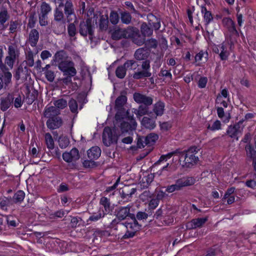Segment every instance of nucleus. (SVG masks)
<instances>
[{
    "label": "nucleus",
    "mask_w": 256,
    "mask_h": 256,
    "mask_svg": "<svg viewBox=\"0 0 256 256\" xmlns=\"http://www.w3.org/2000/svg\"><path fill=\"white\" fill-rule=\"evenodd\" d=\"M12 76L11 73L10 72H6L4 74V75L2 76V78L3 79L4 84L5 88L10 82Z\"/></svg>",
    "instance_id": "nucleus-48"
},
{
    "label": "nucleus",
    "mask_w": 256,
    "mask_h": 256,
    "mask_svg": "<svg viewBox=\"0 0 256 256\" xmlns=\"http://www.w3.org/2000/svg\"><path fill=\"white\" fill-rule=\"evenodd\" d=\"M120 134H118L115 129L112 130L110 127H106L102 133L104 144L108 146L112 144H116Z\"/></svg>",
    "instance_id": "nucleus-7"
},
{
    "label": "nucleus",
    "mask_w": 256,
    "mask_h": 256,
    "mask_svg": "<svg viewBox=\"0 0 256 256\" xmlns=\"http://www.w3.org/2000/svg\"><path fill=\"white\" fill-rule=\"evenodd\" d=\"M46 144L49 150H53L54 147V144L53 138L50 134L48 132L44 135Z\"/></svg>",
    "instance_id": "nucleus-35"
},
{
    "label": "nucleus",
    "mask_w": 256,
    "mask_h": 256,
    "mask_svg": "<svg viewBox=\"0 0 256 256\" xmlns=\"http://www.w3.org/2000/svg\"><path fill=\"white\" fill-rule=\"evenodd\" d=\"M167 162H164L163 164H156V163L158 162H156L153 165V167L155 168L156 166H161V167L160 168V170L158 172V173L159 175H161L162 174V172L167 171L168 172H172L176 170V167L174 165H172V164H170V163H166Z\"/></svg>",
    "instance_id": "nucleus-20"
},
{
    "label": "nucleus",
    "mask_w": 256,
    "mask_h": 256,
    "mask_svg": "<svg viewBox=\"0 0 256 256\" xmlns=\"http://www.w3.org/2000/svg\"><path fill=\"white\" fill-rule=\"evenodd\" d=\"M60 114V112L54 106H46L44 112V116L48 119L55 118Z\"/></svg>",
    "instance_id": "nucleus-19"
},
{
    "label": "nucleus",
    "mask_w": 256,
    "mask_h": 256,
    "mask_svg": "<svg viewBox=\"0 0 256 256\" xmlns=\"http://www.w3.org/2000/svg\"><path fill=\"white\" fill-rule=\"evenodd\" d=\"M25 197V193L21 190L17 191L12 197L14 203L22 202Z\"/></svg>",
    "instance_id": "nucleus-36"
},
{
    "label": "nucleus",
    "mask_w": 256,
    "mask_h": 256,
    "mask_svg": "<svg viewBox=\"0 0 256 256\" xmlns=\"http://www.w3.org/2000/svg\"><path fill=\"white\" fill-rule=\"evenodd\" d=\"M124 33L126 35L128 36H125V38H130L134 36L135 34H137L138 30L134 27L128 26L126 28L124 29Z\"/></svg>",
    "instance_id": "nucleus-38"
},
{
    "label": "nucleus",
    "mask_w": 256,
    "mask_h": 256,
    "mask_svg": "<svg viewBox=\"0 0 256 256\" xmlns=\"http://www.w3.org/2000/svg\"><path fill=\"white\" fill-rule=\"evenodd\" d=\"M158 136L154 133H151L146 136H144L145 140V144L148 146L153 145L158 139Z\"/></svg>",
    "instance_id": "nucleus-30"
},
{
    "label": "nucleus",
    "mask_w": 256,
    "mask_h": 256,
    "mask_svg": "<svg viewBox=\"0 0 256 256\" xmlns=\"http://www.w3.org/2000/svg\"><path fill=\"white\" fill-rule=\"evenodd\" d=\"M120 224L124 225L126 230V232L122 236L124 238H132L141 228V225L138 224L135 216L131 218V222H126Z\"/></svg>",
    "instance_id": "nucleus-6"
},
{
    "label": "nucleus",
    "mask_w": 256,
    "mask_h": 256,
    "mask_svg": "<svg viewBox=\"0 0 256 256\" xmlns=\"http://www.w3.org/2000/svg\"><path fill=\"white\" fill-rule=\"evenodd\" d=\"M54 106L60 110H63L67 107L68 102L66 100L62 98L54 100Z\"/></svg>",
    "instance_id": "nucleus-32"
},
{
    "label": "nucleus",
    "mask_w": 256,
    "mask_h": 256,
    "mask_svg": "<svg viewBox=\"0 0 256 256\" xmlns=\"http://www.w3.org/2000/svg\"><path fill=\"white\" fill-rule=\"evenodd\" d=\"M58 3V5L54 10V22H61L66 21L64 14L62 12V8L64 6V0H55Z\"/></svg>",
    "instance_id": "nucleus-12"
},
{
    "label": "nucleus",
    "mask_w": 256,
    "mask_h": 256,
    "mask_svg": "<svg viewBox=\"0 0 256 256\" xmlns=\"http://www.w3.org/2000/svg\"><path fill=\"white\" fill-rule=\"evenodd\" d=\"M120 17L117 12L112 11L110 14V20L113 24H116L119 22Z\"/></svg>",
    "instance_id": "nucleus-46"
},
{
    "label": "nucleus",
    "mask_w": 256,
    "mask_h": 256,
    "mask_svg": "<svg viewBox=\"0 0 256 256\" xmlns=\"http://www.w3.org/2000/svg\"><path fill=\"white\" fill-rule=\"evenodd\" d=\"M132 16L128 12H120V20L122 23L126 24H129L132 22Z\"/></svg>",
    "instance_id": "nucleus-34"
},
{
    "label": "nucleus",
    "mask_w": 256,
    "mask_h": 256,
    "mask_svg": "<svg viewBox=\"0 0 256 256\" xmlns=\"http://www.w3.org/2000/svg\"><path fill=\"white\" fill-rule=\"evenodd\" d=\"M159 202L156 198H152L148 204V206L150 209H155L158 205Z\"/></svg>",
    "instance_id": "nucleus-61"
},
{
    "label": "nucleus",
    "mask_w": 256,
    "mask_h": 256,
    "mask_svg": "<svg viewBox=\"0 0 256 256\" xmlns=\"http://www.w3.org/2000/svg\"><path fill=\"white\" fill-rule=\"evenodd\" d=\"M100 203L104 208V213L106 216L108 214L111 210L112 208H110V200L108 199L106 197H102L100 198Z\"/></svg>",
    "instance_id": "nucleus-29"
},
{
    "label": "nucleus",
    "mask_w": 256,
    "mask_h": 256,
    "mask_svg": "<svg viewBox=\"0 0 256 256\" xmlns=\"http://www.w3.org/2000/svg\"><path fill=\"white\" fill-rule=\"evenodd\" d=\"M141 32L144 38L147 36H149L152 34L153 30L150 28L146 23L142 24L141 26Z\"/></svg>",
    "instance_id": "nucleus-37"
},
{
    "label": "nucleus",
    "mask_w": 256,
    "mask_h": 256,
    "mask_svg": "<svg viewBox=\"0 0 256 256\" xmlns=\"http://www.w3.org/2000/svg\"><path fill=\"white\" fill-rule=\"evenodd\" d=\"M124 29H118L114 31L112 34V37L114 39L119 40L122 38H125L126 36L124 33Z\"/></svg>",
    "instance_id": "nucleus-43"
},
{
    "label": "nucleus",
    "mask_w": 256,
    "mask_h": 256,
    "mask_svg": "<svg viewBox=\"0 0 256 256\" xmlns=\"http://www.w3.org/2000/svg\"><path fill=\"white\" fill-rule=\"evenodd\" d=\"M79 32L82 36H86L88 34L90 36H92L94 30L90 18H88L86 21L80 22Z\"/></svg>",
    "instance_id": "nucleus-9"
},
{
    "label": "nucleus",
    "mask_w": 256,
    "mask_h": 256,
    "mask_svg": "<svg viewBox=\"0 0 256 256\" xmlns=\"http://www.w3.org/2000/svg\"><path fill=\"white\" fill-rule=\"evenodd\" d=\"M148 218V214L143 212H138L136 214V220H146Z\"/></svg>",
    "instance_id": "nucleus-60"
},
{
    "label": "nucleus",
    "mask_w": 256,
    "mask_h": 256,
    "mask_svg": "<svg viewBox=\"0 0 256 256\" xmlns=\"http://www.w3.org/2000/svg\"><path fill=\"white\" fill-rule=\"evenodd\" d=\"M151 193L148 190L144 191L141 194L140 196V198L142 202H145L148 200V199L151 197Z\"/></svg>",
    "instance_id": "nucleus-58"
},
{
    "label": "nucleus",
    "mask_w": 256,
    "mask_h": 256,
    "mask_svg": "<svg viewBox=\"0 0 256 256\" xmlns=\"http://www.w3.org/2000/svg\"><path fill=\"white\" fill-rule=\"evenodd\" d=\"M108 16L107 15H101L100 16L98 22V27L101 31H106L108 28Z\"/></svg>",
    "instance_id": "nucleus-24"
},
{
    "label": "nucleus",
    "mask_w": 256,
    "mask_h": 256,
    "mask_svg": "<svg viewBox=\"0 0 256 256\" xmlns=\"http://www.w3.org/2000/svg\"><path fill=\"white\" fill-rule=\"evenodd\" d=\"M127 101V98L126 96L121 95L118 96L115 102V108L118 110V112H121V114L125 115L126 112L124 108V106Z\"/></svg>",
    "instance_id": "nucleus-18"
},
{
    "label": "nucleus",
    "mask_w": 256,
    "mask_h": 256,
    "mask_svg": "<svg viewBox=\"0 0 256 256\" xmlns=\"http://www.w3.org/2000/svg\"><path fill=\"white\" fill-rule=\"evenodd\" d=\"M39 39V32L36 29H32L28 36V42L30 46L34 47L36 46Z\"/></svg>",
    "instance_id": "nucleus-22"
},
{
    "label": "nucleus",
    "mask_w": 256,
    "mask_h": 256,
    "mask_svg": "<svg viewBox=\"0 0 256 256\" xmlns=\"http://www.w3.org/2000/svg\"><path fill=\"white\" fill-rule=\"evenodd\" d=\"M134 100L138 104H143L146 106H151L153 102V98L151 96L140 92H134L133 94Z\"/></svg>",
    "instance_id": "nucleus-13"
},
{
    "label": "nucleus",
    "mask_w": 256,
    "mask_h": 256,
    "mask_svg": "<svg viewBox=\"0 0 256 256\" xmlns=\"http://www.w3.org/2000/svg\"><path fill=\"white\" fill-rule=\"evenodd\" d=\"M208 217L194 218L186 224V228L188 230L196 229L202 227L207 221Z\"/></svg>",
    "instance_id": "nucleus-16"
},
{
    "label": "nucleus",
    "mask_w": 256,
    "mask_h": 256,
    "mask_svg": "<svg viewBox=\"0 0 256 256\" xmlns=\"http://www.w3.org/2000/svg\"><path fill=\"white\" fill-rule=\"evenodd\" d=\"M101 154V150L98 146L91 148L88 150V156L90 160L98 158Z\"/></svg>",
    "instance_id": "nucleus-23"
},
{
    "label": "nucleus",
    "mask_w": 256,
    "mask_h": 256,
    "mask_svg": "<svg viewBox=\"0 0 256 256\" xmlns=\"http://www.w3.org/2000/svg\"><path fill=\"white\" fill-rule=\"evenodd\" d=\"M165 104L162 101L156 102L153 107V112L156 116H161L164 114Z\"/></svg>",
    "instance_id": "nucleus-28"
},
{
    "label": "nucleus",
    "mask_w": 256,
    "mask_h": 256,
    "mask_svg": "<svg viewBox=\"0 0 256 256\" xmlns=\"http://www.w3.org/2000/svg\"><path fill=\"white\" fill-rule=\"evenodd\" d=\"M208 56V54L207 52L201 50L198 54L196 55L195 60L196 62L200 61L202 60V58H204L206 60Z\"/></svg>",
    "instance_id": "nucleus-52"
},
{
    "label": "nucleus",
    "mask_w": 256,
    "mask_h": 256,
    "mask_svg": "<svg viewBox=\"0 0 256 256\" xmlns=\"http://www.w3.org/2000/svg\"><path fill=\"white\" fill-rule=\"evenodd\" d=\"M208 82V79L206 77H201L198 82V86L200 88H204L206 87Z\"/></svg>",
    "instance_id": "nucleus-62"
},
{
    "label": "nucleus",
    "mask_w": 256,
    "mask_h": 256,
    "mask_svg": "<svg viewBox=\"0 0 256 256\" xmlns=\"http://www.w3.org/2000/svg\"><path fill=\"white\" fill-rule=\"evenodd\" d=\"M133 38V42L138 46L142 45L146 42L145 38L139 34L138 31L135 34Z\"/></svg>",
    "instance_id": "nucleus-39"
},
{
    "label": "nucleus",
    "mask_w": 256,
    "mask_h": 256,
    "mask_svg": "<svg viewBox=\"0 0 256 256\" xmlns=\"http://www.w3.org/2000/svg\"><path fill=\"white\" fill-rule=\"evenodd\" d=\"M132 207V204H128L126 206H120L116 211V218L112 220V225L121 224L122 220L126 219L128 217L134 218V214L130 212V208Z\"/></svg>",
    "instance_id": "nucleus-5"
},
{
    "label": "nucleus",
    "mask_w": 256,
    "mask_h": 256,
    "mask_svg": "<svg viewBox=\"0 0 256 256\" xmlns=\"http://www.w3.org/2000/svg\"><path fill=\"white\" fill-rule=\"evenodd\" d=\"M63 124V120L61 117L58 116L50 118L48 119L46 124L47 127L50 130H56L60 128Z\"/></svg>",
    "instance_id": "nucleus-17"
},
{
    "label": "nucleus",
    "mask_w": 256,
    "mask_h": 256,
    "mask_svg": "<svg viewBox=\"0 0 256 256\" xmlns=\"http://www.w3.org/2000/svg\"><path fill=\"white\" fill-rule=\"evenodd\" d=\"M150 106L140 105L137 110L134 111L135 114L137 117H140L148 113Z\"/></svg>",
    "instance_id": "nucleus-31"
},
{
    "label": "nucleus",
    "mask_w": 256,
    "mask_h": 256,
    "mask_svg": "<svg viewBox=\"0 0 256 256\" xmlns=\"http://www.w3.org/2000/svg\"><path fill=\"white\" fill-rule=\"evenodd\" d=\"M159 76L165 77L166 78H168L170 80H172V74L170 73V71L164 70L162 68L160 71Z\"/></svg>",
    "instance_id": "nucleus-54"
},
{
    "label": "nucleus",
    "mask_w": 256,
    "mask_h": 256,
    "mask_svg": "<svg viewBox=\"0 0 256 256\" xmlns=\"http://www.w3.org/2000/svg\"><path fill=\"white\" fill-rule=\"evenodd\" d=\"M68 32L70 36L73 37L76 34V27L74 23H70L68 26Z\"/></svg>",
    "instance_id": "nucleus-50"
},
{
    "label": "nucleus",
    "mask_w": 256,
    "mask_h": 256,
    "mask_svg": "<svg viewBox=\"0 0 256 256\" xmlns=\"http://www.w3.org/2000/svg\"><path fill=\"white\" fill-rule=\"evenodd\" d=\"M198 150L199 149L196 146H191L184 150L177 149L166 154L162 155L156 164H163L172 156H176L183 167L190 168L196 164L198 161V156H196Z\"/></svg>",
    "instance_id": "nucleus-1"
},
{
    "label": "nucleus",
    "mask_w": 256,
    "mask_h": 256,
    "mask_svg": "<svg viewBox=\"0 0 256 256\" xmlns=\"http://www.w3.org/2000/svg\"><path fill=\"white\" fill-rule=\"evenodd\" d=\"M11 197L4 198L0 202V208L2 210L6 209V206L9 205Z\"/></svg>",
    "instance_id": "nucleus-56"
},
{
    "label": "nucleus",
    "mask_w": 256,
    "mask_h": 256,
    "mask_svg": "<svg viewBox=\"0 0 256 256\" xmlns=\"http://www.w3.org/2000/svg\"><path fill=\"white\" fill-rule=\"evenodd\" d=\"M10 106V100L6 98H2L0 102V108L2 111H6Z\"/></svg>",
    "instance_id": "nucleus-51"
},
{
    "label": "nucleus",
    "mask_w": 256,
    "mask_h": 256,
    "mask_svg": "<svg viewBox=\"0 0 256 256\" xmlns=\"http://www.w3.org/2000/svg\"><path fill=\"white\" fill-rule=\"evenodd\" d=\"M141 124L144 127L149 130L154 129L156 126L155 120L147 116H144L142 118Z\"/></svg>",
    "instance_id": "nucleus-25"
},
{
    "label": "nucleus",
    "mask_w": 256,
    "mask_h": 256,
    "mask_svg": "<svg viewBox=\"0 0 256 256\" xmlns=\"http://www.w3.org/2000/svg\"><path fill=\"white\" fill-rule=\"evenodd\" d=\"M223 24L226 27L228 30L238 36V30H236L234 22L230 18H224L222 20Z\"/></svg>",
    "instance_id": "nucleus-21"
},
{
    "label": "nucleus",
    "mask_w": 256,
    "mask_h": 256,
    "mask_svg": "<svg viewBox=\"0 0 256 256\" xmlns=\"http://www.w3.org/2000/svg\"><path fill=\"white\" fill-rule=\"evenodd\" d=\"M201 12L204 14L203 17L205 24H209L213 20V16L212 12L207 10L205 6H201Z\"/></svg>",
    "instance_id": "nucleus-27"
},
{
    "label": "nucleus",
    "mask_w": 256,
    "mask_h": 256,
    "mask_svg": "<svg viewBox=\"0 0 256 256\" xmlns=\"http://www.w3.org/2000/svg\"><path fill=\"white\" fill-rule=\"evenodd\" d=\"M9 18V16L6 10H3L0 12V24L2 25L4 24L8 20Z\"/></svg>",
    "instance_id": "nucleus-49"
},
{
    "label": "nucleus",
    "mask_w": 256,
    "mask_h": 256,
    "mask_svg": "<svg viewBox=\"0 0 256 256\" xmlns=\"http://www.w3.org/2000/svg\"><path fill=\"white\" fill-rule=\"evenodd\" d=\"M243 127L239 126L238 124H234L228 126L226 130V134L232 138L238 140L239 137L242 134Z\"/></svg>",
    "instance_id": "nucleus-10"
},
{
    "label": "nucleus",
    "mask_w": 256,
    "mask_h": 256,
    "mask_svg": "<svg viewBox=\"0 0 256 256\" xmlns=\"http://www.w3.org/2000/svg\"><path fill=\"white\" fill-rule=\"evenodd\" d=\"M105 216L104 210L100 208L97 213H94L88 220L87 222H96Z\"/></svg>",
    "instance_id": "nucleus-33"
},
{
    "label": "nucleus",
    "mask_w": 256,
    "mask_h": 256,
    "mask_svg": "<svg viewBox=\"0 0 256 256\" xmlns=\"http://www.w3.org/2000/svg\"><path fill=\"white\" fill-rule=\"evenodd\" d=\"M80 154L78 150L74 148L70 152H65L62 154L64 160L67 162H75L80 158Z\"/></svg>",
    "instance_id": "nucleus-15"
},
{
    "label": "nucleus",
    "mask_w": 256,
    "mask_h": 256,
    "mask_svg": "<svg viewBox=\"0 0 256 256\" xmlns=\"http://www.w3.org/2000/svg\"><path fill=\"white\" fill-rule=\"evenodd\" d=\"M68 106L72 112L78 113V103L75 100L70 99L68 102Z\"/></svg>",
    "instance_id": "nucleus-47"
},
{
    "label": "nucleus",
    "mask_w": 256,
    "mask_h": 256,
    "mask_svg": "<svg viewBox=\"0 0 256 256\" xmlns=\"http://www.w3.org/2000/svg\"><path fill=\"white\" fill-rule=\"evenodd\" d=\"M26 59L28 66H32L34 64V53L30 50L27 52Z\"/></svg>",
    "instance_id": "nucleus-45"
},
{
    "label": "nucleus",
    "mask_w": 256,
    "mask_h": 256,
    "mask_svg": "<svg viewBox=\"0 0 256 256\" xmlns=\"http://www.w3.org/2000/svg\"><path fill=\"white\" fill-rule=\"evenodd\" d=\"M146 45L150 48H156L158 46L157 40L154 38L148 40L146 42Z\"/></svg>",
    "instance_id": "nucleus-59"
},
{
    "label": "nucleus",
    "mask_w": 256,
    "mask_h": 256,
    "mask_svg": "<svg viewBox=\"0 0 256 256\" xmlns=\"http://www.w3.org/2000/svg\"><path fill=\"white\" fill-rule=\"evenodd\" d=\"M70 144L68 139L64 137L60 138L59 140V146L61 148H66Z\"/></svg>",
    "instance_id": "nucleus-57"
},
{
    "label": "nucleus",
    "mask_w": 256,
    "mask_h": 256,
    "mask_svg": "<svg viewBox=\"0 0 256 256\" xmlns=\"http://www.w3.org/2000/svg\"><path fill=\"white\" fill-rule=\"evenodd\" d=\"M58 69L63 72V75L74 76L76 74V70L74 68V64L70 60L60 62L58 64Z\"/></svg>",
    "instance_id": "nucleus-8"
},
{
    "label": "nucleus",
    "mask_w": 256,
    "mask_h": 256,
    "mask_svg": "<svg viewBox=\"0 0 256 256\" xmlns=\"http://www.w3.org/2000/svg\"><path fill=\"white\" fill-rule=\"evenodd\" d=\"M45 76L46 78L50 82H52L55 78V74L54 72L52 70H46Z\"/></svg>",
    "instance_id": "nucleus-55"
},
{
    "label": "nucleus",
    "mask_w": 256,
    "mask_h": 256,
    "mask_svg": "<svg viewBox=\"0 0 256 256\" xmlns=\"http://www.w3.org/2000/svg\"><path fill=\"white\" fill-rule=\"evenodd\" d=\"M36 22V18L34 16V14H31L28 18V27L32 28L35 26Z\"/></svg>",
    "instance_id": "nucleus-53"
},
{
    "label": "nucleus",
    "mask_w": 256,
    "mask_h": 256,
    "mask_svg": "<svg viewBox=\"0 0 256 256\" xmlns=\"http://www.w3.org/2000/svg\"><path fill=\"white\" fill-rule=\"evenodd\" d=\"M18 26V23L16 21H11L10 24L9 30L10 32L14 33L16 32Z\"/></svg>",
    "instance_id": "nucleus-63"
},
{
    "label": "nucleus",
    "mask_w": 256,
    "mask_h": 256,
    "mask_svg": "<svg viewBox=\"0 0 256 256\" xmlns=\"http://www.w3.org/2000/svg\"><path fill=\"white\" fill-rule=\"evenodd\" d=\"M136 63V61L134 60H128L126 61L123 64L125 68L126 69H132L133 66Z\"/></svg>",
    "instance_id": "nucleus-64"
},
{
    "label": "nucleus",
    "mask_w": 256,
    "mask_h": 256,
    "mask_svg": "<svg viewBox=\"0 0 256 256\" xmlns=\"http://www.w3.org/2000/svg\"><path fill=\"white\" fill-rule=\"evenodd\" d=\"M128 114V110L125 115L121 114V112H117L115 116L116 124L120 126L122 134L125 133L130 134L135 130L137 126V123L133 116H130Z\"/></svg>",
    "instance_id": "nucleus-3"
},
{
    "label": "nucleus",
    "mask_w": 256,
    "mask_h": 256,
    "mask_svg": "<svg viewBox=\"0 0 256 256\" xmlns=\"http://www.w3.org/2000/svg\"><path fill=\"white\" fill-rule=\"evenodd\" d=\"M195 182V179L192 177H182L176 180L174 184L168 186L166 188V191L169 193H172L176 190H180L183 187L194 184Z\"/></svg>",
    "instance_id": "nucleus-4"
},
{
    "label": "nucleus",
    "mask_w": 256,
    "mask_h": 256,
    "mask_svg": "<svg viewBox=\"0 0 256 256\" xmlns=\"http://www.w3.org/2000/svg\"><path fill=\"white\" fill-rule=\"evenodd\" d=\"M63 8L68 22L72 21L73 20L72 17L76 18L74 6L70 0H64Z\"/></svg>",
    "instance_id": "nucleus-11"
},
{
    "label": "nucleus",
    "mask_w": 256,
    "mask_h": 256,
    "mask_svg": "<svg viewBox=\"0 0 256 256\" xmlns=\"http://www.w3.org/2000/svg\"><path fill=\"white\" fill-rule=\"evenodd\" d=\"M136 189L130 186H124L120 191L121 198L124 200V202L130 200L132 196L136 192Z\"/></svg>",
    "instance_id": "nucleus-14"
},
{
    "label": "nucleus",
    "mask_w": 256,
    "mask_h": 256,
    "mask_svg": "<svg viewBox=\"0 0 256 256\" xmlns=\"http://www.w3.org/2000/svg\"><path fill=\"white\" fill-rule=\"evenodd\" d=\"M66 21L61 22H54L52 23L54 32L57 34L63 33L66 30Z\"/></svg>",
    "instance_id": "nucleus-26"
},
{
    "label": "nucleus",
    "mask_w": 256,
    "mask_h": 256,
    "mask_svg": "<svg viewBox=\"0 0 256 256\" xmlns=\"http://www.w3.org/2000/svg\"><path fill=\"white\" fill-rule=\"evenodd\" d=\"M52 8L46 2H42L41 6L40 14L47 16L49 12H50Z\"/></svg>",
    "instance_id": "nucleus-44"
},
{
    "label": "nucleus",
    "mask_w": 256,
    "mask_h": 256,
    "mask_svg": "<svg viewBox=\"0 0 256 256\" xmlns=\"http://www.w3.org/2000/svg\"><path fill=\"white\" fill-rule=\"evenodd\" d=\"M221 122L220 120H216L211 124H208L207 128L212 131H215L221 129Z\"/></svg>",
    "instance_id": "nucleus-42"
},
{
    "label": "nucleus",
    "mask_w": 256,
    "mask_h": 256,
    "mask_svg": "<svg viewBox=\"0 0 256 256\" xmlns=\"http://www.w3.org/2000/svg\"><path fill=\"white\" fill-rule=\"evenodd\" d=\"M150 54V52L144 48H141L136 50L134 57L137 60L143 61L142 64V70L135 72L133 74L134 78L139 80L143 78H148L152 76L150 72V60H148Z\"/></svg>",
    "instance_id": "nucleus-2"
},
{
    "label": "nucleus",
    "mask_w": 256,
    "mask_h": 256,
    "mask_svg": "<svg viewBox=\"0 0 256 256\" xmlns=\"http://www.w3.org/2000/svg\"><path fill=\"white\" fill-rule=\"evenodd\" d=\"M126 68L123 65L118 66L116 70V76L120 78H123L126 74Z\"/></svg>",
    "instance_id": "nucleus-40"
},
{
    "label": "nucleus",
    "mask_w": 256,
    "mask_h": 256,
    "mask_svg": "<svg viewBox=\"0 0 256 256\" xmlns=\"http://www.w3.org/2000/svg\"><path fill=\"white\" fill-rule=\"evenodd\" d=\"M66 57V52L64 50H60L56 52L54 55L55 60L58 64L60 62H64L66 60H64Z\"/></svg>",
    "instance_id": "nucleus-41"
}]
</instances>
